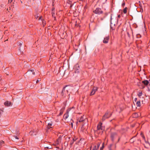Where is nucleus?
<instances>
[{
    "label": "nucleus",
    "mask_w": 150,
    "mask_h": 150,
    "mask_svg": "<svg viewBox=\"0 0 150 150\" xmlns=\"http://www.w3.org/2000/svg\"><path fill=\"white\" fill-rule=\"evenodd\" d=\"M3 110H0V117H1L2 113H3Z\"/></svg>",
    "instance_id": "5701e85b"
},
{
    "label": "nucleus",
    "mask_w": 150,
    "mask_h": 150,
    "mask_svg": "<svg viewBox=\"0 0 150 150\" xmlns=\"http://www.w3.org/2000/svg\"><path fill=\"white\" fill-rule=\"evenodd\" d=\"M121 17V16L120 15H118L117 16V17L118 18H120Z\"/></svg>",
    "instance_id": "e433bc0d"
},
{
    "label": "nucleus",
    "mask_w": 150,
    "mask_h": 150,
    "mask_svg": "<svg viewBox=\"0 0 150 150\" xmlns=\"http://www.w3.org/2000/svg\"><path fill=\"white\" fill-rule=\"evenodd\" d=\"M29 71H31V72H32V73H33V75H35V73L34 72V70H30Z\"/></svg>",
    "instance_id": "b1692460"
},
{
    "label": "nucleus",
    "mask_w": 150,
    "mask_h": 150,
    "mask_svg": "<svg viewBox=\"0 0 150 150\" xmlns=\"http://www.w3.org/2000/svg\"><path fill=\"white\" fill-rule=\"evenodd\" d=\"M15 138L16 139H18V137L16 136H15Z\"/></svg>",
    "instance_id": "37998d69"
},
{
    "label": "nucleus",
    "mask_w": 150,
    "mask_h": 150,
    "mask_svg": "<svg viewBox=\"0 0 150 150\" xmlns=\"http://www.w3.org/2000/svg\"><path fill=\"white\" fill-rule=\"evenodd\" d=\"M103 129H104L103 127H102V126H101V127H100V130H103Z\"/></svg>",
    "instance_id": "7c9ffc66"
},
{
    "label": "nucleus",
    "mask_w": 150,
    "mask_h": 150,
    "mask_svg": "<svg viewBox=\"0 0 150 150\" xmlns=\"http://www.w3.org/2000/svg\"><path fill=\"white\" fill-rule=\"evenodd\" d=\"M13 0H8V2L9 3H11V2H12Z\"/></svg>",
    "instance_id": "4c0bfd02"
},
{
    "label": "nucleus",
    "mask_w": 150,
    "mask_h": 150,
    "mask_svg": "<svg viewBox=\"0 0 150 150\" xmlns=\"http://www.w3.org/2000/svg\"><path fill=\"white\" fill-rule=\"evenodd\" d=\"M92 150H95L94 149H93Z\"/></svg>",
    "instance_id": "603ef678"
},
{
    "label": "nucleus",
    "mask_w": 150,
    "mask_h": 150,
    "mask_svg": "<svg viewBox=\"0 0 150 150\" xmlns=\"http://www.w3.org/2000/svg\"><path fill=\"white\" fill-rule=\"evenodd\" d=\"M102 123H99L97 126V132L98 133L100 132V129L102 126Z\"/></svg>",
    "instance_id": "0eeeda50"
},
{
    "label": "nucleus",
    "mask_w": 150,
    "mask_h": 150,
    "mask_svg": "<svg viewBox=\"0 0 150 150\" xmlns=\"http://www.w3.org/2000/svg\"><path fill=\"white\" fill-rule=\"evenodd\" d=\"M4 142L2 140H0V150L2 146H4Z\"/></svg>",
    "instance_id": "f8f14e48"
},
{
    "label": "nucleus",
    "mask_w": 150,
    "mask_h": 150,
    "mask_svg": "<svg viewBox=\"0 0 150 150\" xmlns=\"http://www.w3.org/2000/svg\"><path fill=\"white\" fill-rule=\"evenodd\" d=\"M18 45L20 46H21L22 45V44L20 42L18 43Z\"/></svg>",
    "instance_id": "f704fd0d"
},
{
    "label": "nucleus",
    "mask_w": 150,
    "mask_h": 150,
    "mask_svg": "<svg viewBox=\"0 0 150 150\" xmlns=\"http://www.w3.org/2000/svg\"><path fill=\"white\" fill-rule=\"evenodd\" d=\"M142 42L141 41H139L137 42V43H138L139 44H140V43H142Z\"/></svg>",
    "instance_id": "72a5a7b5"
},
{
    "label": "nucleus",
    "mask_w": 150,
    "mask_h": 150,
    "mask_svg": "<svg viewBox=\"0 0 150 150\" xmlns=\"http://www.w3.org/2000/svg\"><path fill=\"white\" fill-rule=\"evenodd\" d=\"M84 120L83 118V116H81V117L80 118V119L79 120V122H81L83 121Z\"/></svg>",
    "instance_id": "4468645a"
},
{
    "label": "nucleus",
    "mask_w": 150,
    "mask_h": 150,
    "mask_svg": "<svg viewBox=\"0 0 150 150\" xmlns=\"http://www.w3.org/2000/svg\"><path fill=\"white\" fill-rule=\"evenodd\" d=\"M68 93H66V90H65V92H64V93H62V92L61 93V94L63 96L64 95H66V94H67Z\"/></svg>",
    "instance_id": "4be33fe9"
},
{
    "label": "nucleus",
    "mask_w": 150,
    "mask_h": 150,
    "mask_svg": "<svg viewBox=\"0 0 150 150\" xmlns=\"http://www.w3.org/2000/svg\"><path fill=\"white\" fill-rule=\"evenodd\" d=\"M125 2H123V3H122V6H124L125 5Z\"/></svg>",
    "instance_id": "2f4dec72"
},
{
    "label": "nucleus",
    "mask_w": 150,
    "mask_h": 150,
    "mask_svg": "<svg viewBox=\"0 0 150 150\" xmlns=\"http://www.w3.org/2000/svg\"><path fill=\"white\" fill-rule=\"evenodd\" d=\"M65 108V107H64L63 108H62L60 110V113L59 115H62L63 113V112L64 111V110Z\"/></svg>",
    "instance_id": "9d476101"
},
{
    "label": "nucleus",
    "mask_w": 150,
    "mask_h": 150,
    "mask_svg": "<svg viewBox=\"0 0 150 150\" xmlns=\"http://www.w3.org/2000/svg\"><path fill=\"white\" fill-rule=\"evenodd\" d=\"M96 146V147L98 149V148H99V146H100V144H99V143H97Z\"/></svg>",
    "instance_id": "393cba45"
},
{
    "label": "nucleus",
    "mask_w": 150,
    "mask_h": 150,
    "mask_svg": "<svg viewBox=\"0 0 150 150\" xmlns=\"http://www.w3.org/2000/svg\"><path fill=\"white\" fill-rule=\"evenodd\" d=\"M120 137H119L118 139V141L117 142H118L120 140Z\"/></svg>",
    "instance_id": "ea45409f"
},
{
    "label": "nucleus",
    "mask_w": 150,
    "mask_h": 150,
    "mask_svg": "<svg viewBox=\"0 0 150 150\" xmlns=\"http://www.w3.org/2000/svg\"><path fill=\"white\" fill-rule=\"evenodd\" d=\"M71 126H72V127H73V123L72 122H71Z\"/></svg>",
    "instance_id": "a19ab883"
},
{
    "label": "nucleus",
    "mask_w": 150,
    "mask_h": 150,
    "mask_svg": "<svg viewBox=\"0 0 150 150\" xmlns=\"http://www.w3.org/2000/svg\"><path fill=\"white\" fill-rule=\"evenodd\" d=\"M52 16L53 17H54L55 19H56V17L55 16V12H52Z\"/></svg>",
    "instance_id": "2eb2a0df"
},
{
    "label": "nucleus",
    "mask_w": 150,
    "mask_h": 150,
    "mask_svg": "<svg viewBox=\"0 0 150 150\" xmlns=\"http://www.w3.org/2000/svg\"><path fill=\"white\" fill-rule=\"evenodd\" d=\"M104 146L103 144V145H102V147H101L100 148V150H102L104 148Z\"/></svg>",
    "instance_id": "c756f323"
},
{
    "label": "nucleus",
    "mask_w": 150,
    "mask_h": 150,
    "mask_svg": "<svg viewBox=\"0 0 150 150\" xmlns=\"http://www.w3.org/2000/svg\"><path fill=\"white\" fill-rule=\"evenodd\" d=\"M111 115L112 113L111 112L109 111H107L103 116L102 118L103 121L105 120V119L109 118L111 116Z\"/></svg>",
    "instance_id": "f257e3e1"
},
{
    "label": "nucleus",
    "mask_w": 150,
    "mask_h": 150,
    "mask_svg": "<svg viewBox=\"0 0 150 150\" xmlns=\"http://www.w3.org/2000/svg\"><path fill=\"white\" fill-rule=\"evenodd\" d=\"M42 16H41L40 17H39L38 18V20H40L41 19Z\"/></svg>",
    "instance_id": "58836bf2"
},
{
    "label": "nucleus",
    "mask_w": 150,
    "mask_h": 150,
    "mask_svg": "<svg viewBox=\"0 0 150 150\" xmlns=\"http://www.w3.org/2000/svg\"><path fill=\"white\" fill-rule=\"evenodd\" d=\"M109 38L110 37L109 36L105 37L104 38V40H103V42L104 43H108Z\"/></svg>",
    "instance_id": "423d86ee"
},
{
    "label": "nucleus",
    "mask_w": 150,
    "mask_h": 150,
    "mask_svg": "<svg viewBox=\"0 0 150 150\" xmlns=\"http://www.w3.org/2000/svg\"><path fill=\"white\" fill-rule=\"evenodd\" d=\"M76 73L79 72L80 71L79 65L78 64H76L73 68Z\"/></svg>",
    "instance_id": "20e7f679"
},
{
    "label": "nucleus",
    "mask_w": 150,
    "mask_h": 150,
    "mask_svg": "<svg viewBox=\"0 0 150 150\" xmlns=\"http://www.w3.org/2000/svg\"><path fill=\"white\" fill-rule=\"evenodd\" d=\"M144 86H142V88H144Z\"/></svg>",
    "instance_id": "09e8293b"
},
{
    "label": "nucleus",
    "mask_w": 150,
    "mask_h": 150,
    "mask_svg": "<svg viewBox=\"0 0 150 150\" xmlns=\"http://www.w3.org/2000/svg\"><path fill=\"white\" fill-rule=\"evenodd\" d=\"M39 16H38V14H36L35 15V17L36 19H38Z\"/></svg>",
    "instance_id": "a878e982"
},
{
    "label": "nucleus",
    "mask_w": 150,
    "mask_h": 150,
    "mask_svg": "<svg viewBox=\"0 0 150 150\" xmlns=\"http://www.w3.org/2000/svg\"><path fill=\"white\" fill-rule=\"evenodd\" d=\"M142 92H139L138 94V96H139V97H140L142 95Z\"/></svg>",
    "instance_id": "aec40b11"
},
{
    "label": "nucleus",
    "mask_w": 150,
    "mask_h": 150,
    "mask_svg": "<svg viewBox=\"0 0 150 150\" xmlns=\"http://www.w3.org/2000/svg\"><path fill=\"white\" fill-rule=\"evenodd\" d=\"M8 69L7 68H6V69Z\"/></svg>",
    "instance_id": "8fccbe9b"
},
{
    "label": "nucleus",
    "mask_w": 150,
    "mask_h": 150,
    "mask_svg": "<svg viewBox=\"0 0 150 150\" xmlns=\"http://www.w3.org/2000/svg\"><path fill=\"white\" fill-rule=\"evenodd\" d=\"M95 93V92L92 90V91H91V92L90 93V96L93 95H94Z\"/></svg>",
    "instance_id": "6ab92c4d"
},
{
    "label": "nucleus",
    "mask_w": 150,
    "mask_h": 150,
    "mask_svg": "<svg viewBox=\"0 0 150 150\" xmlns=\"http://www.w3.org/2000/svg\"><path fill=\"white\" fill-rule=\"evenodd\" d=\"M19 50L20 51H21V49H20V47H19Z\"/></svg>",
    "instance_id": "de8ad7c7"
},
{
    "label": "nucleus",
    "mask_w": 150,
    "mask_h": 150,
    "mask_svg": "<svg viewBox=\"0 0 150 150\" xmlns=\"http://www.w3.org/2000/svg\"><path fill=\"white\" fill-rule=\"evenodd\" d=\"M77 139H74L73 138V139H72V141L74 142H75Z\"/></svg>",
    "instance_id": "c9c22d12"
},
{
    "label": "nucleus",
    "mask_w": 150,
    "mask_h": 150,
    "mask_svg": "<svg viewBox=\"0 0 150 150\" xmlns=\"http://www.w3.org/2000/svg\"><path fill=\"white\" fill-rule=\"evenodd\" d=\"M11 103L10 101H6L4 103V105L5 106L8 107L11 105Z\"/></svg>",
    "instance_id": "6e6552de"
},
{
    "label": "nucleus",
    "mask_w": 150,
    "mask_h": 150,
    "mask_svg": "<svg viewBox=\"0 0 150 150\" xmlns=\"http://www.w3.org/2000/svg\"><path fill=\"white\" fill-rule=\"evenodd\" d=\"M46 148H47V149H51V148L50 147H46Z\"/></svg>",
    "instance_id": "49530a36"
},
{
    "label": "nucleus",
    "mask_w": 150,
    "mask_h": 150,
    "mask_svg": "<svg viewBox=\"0 0 150 150\" xmlns=\"http://www.w3.org/2000/svg\"><path fill=\"white\" fill-rule=\"evenodd\" d=\"M136 105L138 107L140 106V101H137L136 103Z\"/></svg>",
    "instance_id": "dca6fc26"
},
{
    "label": "nucleus",
    "mask_w": 150,
    "mask_h": 150,
    "mask_svg": "<svg viewBox=\"0 0 150 150\" xmlns=\"http://www.w3.org/2000/svg\"><path fill=\"white\" fill-rule=\"evenodd\" d=\"M146 142V143H148V144L149 145H150V143H149L148 142H147L146 141V142Z\"/></svg>",
    "instance_id": "c03bdc74"
},
{
    "label": "nucleus",
    "mask_w": 150,
    "mask_h": 150,
    "mask_svg": "<svg viewBox=\"0 0 150 150\" xmlns=\"http://www.w3.org/2000/svg\"><path fill=\"white\" fill-rule=\"evenodd\" d=\"M142 83L146 86H148V84H149V82L147 80L143 81H142Z\"/></svg>",
    "instance_id": "1a4fd4ad"
},
{
    "label": "nucleus",
    "mask_w": 150,
    "mask_h": 150,
    "mask_svg": "<svg viewBox=\"0 0 150 150\" xmlns=\"http://www.w3.org/2000/svg\"><path fill=\"white\" fill-rule=\"evenodd\" d=\"M93 12L95 13L98 14H100L103 13V11H101V9L98 8H96L95 10L93 11Z\"/></svg>",
    "instance_id": "7ed1b4c3"
},
{
    "label": "nucleus",
    "mask_w": 150,
    "mask_h": 150,
    "mask_svg": "<svg viewBox=\"0 0 150 150\" xmlns=\"http://www.w3.org/2000/svg\"><path fill=\"white\" fill-rule=\"evenodd\" d=\"M137 100V98H135L134 99V101H136V100Z\"/></svg>",
    "instance_id": "a18cd8bd"
},
{
    "label": "nucleus",
    "mask_w": 150,
    "mask_h": 150,
    "mask_svg": "<svg viewBox=\"0 0 150 150\" xmlns=\"http://www.w3.org/2000/svg\"><path fill=\"white\" fill-rule=\"evenodd\" d=\"M74 143V142L72 141V140H71L70 141V144L71 145H72Z\"/></svg>",
    "instance_id": "bb28decb"
},
{
    "label": "nucleus",
    "mask_w": 150,
    "mask_h": 150,
    "mask_svg": "<svg viewBox=\"0 0 150 150\" xmlns=\"http://www.w3.org/2000/svg\"><path fill=\"white\" fill-rule=\"evenodd\" d=\"M39 80H38H38H37V81H36V83H38L39 82Z\"/></svg>",
    "instance_id": "79ce46f5"
},
{
    "label": "nucleus",
    "mask_w": 150,
    "mask_h": 150,
    "mask_svg": "<svg viewBox=\"0 0 150 150\" xmlns=\"http://www.w3.org/2000/svg\"><path fill=\"white\" fill-rule=\"evenodd\" d=\"M52 125V124L51 123H48L47 126V128L48 129H50V128H52V127H51V126Z\"/></svg>",
    "instance_id": "ddd939ff"
},
{
    "label": "nucleus",
    "mask_w": 150,
    "mask_h": 150,
    "mask_svg": "<svg viewBox=\"0 0 150 150\" xmlns=\"http://www.w3.org/2000/svg\"><path fill=\"white\" fill-rule=\"evenodd\" d=\"M117 136V133L115 132H112L110 134V138L112 141L113 142Z\"/></svg>",
    "instance_id": "f03ea898"
},
{
    "label": "nucleus",
    "mask_w": 150,
    "mask_h": 150,
    "mask_svg": "<svg viewBox=\"0 0 150 150\" xmlns=\"http://www.w3.org/2000/svg\"><path fill=\"white\" fill-rule=\"evenodd\" d=\"M148 91H150V84H149V86H148Z\"/></svg>",
    "instance_id": "cd10ccee"
},
{
    "label": "nucleus",
    "mask_w": 150,
    "mask_h": 150,
    "mask_svg": "<svg viewBox=\"0 0 150 150\" xmlns=\"http://www.w3.org/2000/svg\"><path fill=\"white\" fill-rule=\"evenodd\" d=\"M69 86L67 85L64 87L62 90V93H64V92H65V90H66V93H68V90H69Z\"/></svg>",
    "instance_id": "39448f33"
},
{
    "label": "nucleus",
    "mask_w": 150,
    "mask_h": 150,
    "mask_svg": "<svg viewBox=\"0 0 150 150\" xmlns=\"http://www.w3.org/2000/svg\"><path fill=\"white\" fill-rule=\"evenodd\" d=\"M127 8L125 7L123 9V12L125 14L127 13Z\"/></svg>",
    "instance_id": "f3484780"
},
{
    "label": "nucleus",
    "mask_w": 150,
    "mask_h": 150,
    "mask_svg": "<svg viewBox=\"0 0 150 150\" xmlns=\"http://www.w3.org/2000/svg\"><path fill=\"white\" fill-rule=\"evenodd\" d=\"M98 90V88L97 87H94L93 88L92 90L93 91H95V92L96 91Z\"/></svg>",
    "instance_id": "a211bd4d"
},
{
    "label": "nucleus",
    "mask_w": 150,
    "mask_h": 150,
    "mask_svg": "<svg viewBox=\"0 0 150 150\" xmlns=\"http://www.w3.org/2000/svg\"><path fill=\"white\" fill-rule=\"evenodd\" d=\"M98 149V148H97L96 147V146L95 145L94 146V147L93 148V149H94L95 150H97Z\"/></svg>",
    "instance_id": "c85d7f7f"
},
{
    "label": "nucleus",
    "mask_w": 150,
    "mask_h": 150,
    "mask_svg": "<svg viewBox=\"0 0 150 150\" xmlns=\"http://www.w3.org/2000/svg\"><path fill=\"white\" fill-rule=\"evenodd\" d=\"M137 113H135V115H137Z\"/></svg>",
    "instance_id": "3c124183"
},
{
    "label": "nucleus",
    "mask_w": 150,
    "mask_h": 150,
    "mask_svg": "<svg viewBox=\"0 0 150 150\" xmlns=\"http://www.w3.org/2000/svg\"><path fill=\"white\" fill-rule=\"evenodd\" d=\"M141 37V35L139 34H138L137 35V38H140Z\"/></svg>",
    "instance_id": "412c9836"
},
{
    "label": "nucleus",
    "mask_w": 150,
    "mask_h": 150,
    "mask_svg": "<svg viewBox=\"0 0 150 150\" xmlns=\"http://www.w3.org/2000/svg\"><path fill=\"white\" fill-rule=\"evenodd\" d=\"M54 10V8H52V12H54L55 11Z\"/></svg>",
    "instance_id": "473e14b6"
},
{
    "label": "nucleus",
    "mask_w": 150,
    "mask_h": 150,
    "mask_svg": "<svg viewBox=\"0 0 150 150\" xmlns=\"http://www.w3.org/2000/svg\"><path fill=\"white\" fill-rule=\"evenodd\" d=\"M68 113V111H67L66 113L64 115V118L65 120H66L68 118L69 116Z\"/></svg>",
    "instance_id": "9b49d317"
}]
</instances>
